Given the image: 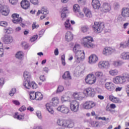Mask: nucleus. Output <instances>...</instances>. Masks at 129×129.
I'll return each instance as SVG.
<instances>
[{"label": "nucleus", "instance_id": "f257e3e1", "mask_svg": "<svg viewBox=\"0 0 129 129\" xmlns=\"http://www.w3.org/2000/svg\"><path fill=\"white\" fill-rule=\"evenodd\" d=\"M100 6V2L98 1L97 8L99 11L102 12L103 13H108L111 10L110 5L108 3H103L102 7Z\"/></svg>", "mask_w": 129, "mask_h": 129}, {"label": "nucleus", "instance_id": "f03ea898", "mask_svg": "<svg viewBox=\"0 0 129 129\" xmlns=\"http://www.w3.org/2000/svg\"><path fill=\"white\" fill-rule=\"evenodd\" d=\"M85 58V53L84 51L79 50L76 52L75 59L78 63L82 62Z\"/></svg>", "mask_w": 129, "mask_h": 129}, {"label": "nucleus", "instance_id": "7ed1b4c3", "mask_svg": "<svg viewBox=\"0 0 129 129\" xmlns=\"http://www.w3.org/2000/svg\"><path fill=\"white\" fill-rule=\"evenodd\" d=\"M23 86L27 89H31V88L36 89L38 88V85H37V84L35 83L34 82L31 83L30 80H25V81L23 82Z\"/></svg>", "mask_w": 129, "mask_h": 129}, {"label": "nucleus", "instance_id": "20e7f679", "mask_svg": "<svg viewBox=\"0 0 129 129\" xmlns=\"http://www.w3.org/2000/svg\"><path fill=\"white\" fill-rule=\"evenodd\" d=\"M84 42H83V45L84 47H87V48H91L92 46H93V44H92V42H93V38L90 36H87L84 37L83 39Z\"/></svg>", "mask_w": 129, "mask_h": 129}, {"label": "nucleus", "instance_id": "39448f33", "mask_svg": "<svg viewBox=\"0 0 129 129\" xmlns=\"http://www.w3.org/2000/svg\"><path fill=\"white\" fill-rule=\"evenodd\" d=\"M86 83L87 84L92 85L96 82V77L93 74H90L87 75L85 78Z\"/></svg>", "mask_w": 129, "mask_h": 129}, {"label": "nucleus", "instance_id": "423d86ee", "mask_svg": "<svg viewBox=\"0 0 129 129\" xmlns=\"http://www.w3.org/2000/svg\"><path fill=\"white\" fill-rule=\"evenodd\" d=\"M80 104L76 100H73L70 102V108L72 111L77 112L79 110Z\"/></svg>", "mask_w": 129, "mask_h": 129}, {"label": "nucleus", "instance_id": "0eeeda50", "mask_svg": "<svg viewBox=\"0 0 129 129\" xmlns=\"http://www.w3.org/2000/svg\"><path fill=\"white\" fill-rule=\"evenodd\" d=\"M84 94L86 96H90L91 97H94L95 95V91L94 89L92 88H88L85 89L83 91Z\"/></svg>", "mask_w": 129, "mask_h": 129}, {"label": "nucleus", "instance_id": "6e6552de", "mask_svg": "<svg viewBox=\"0 0 129 129\" xmlns=\"http://www.w3.org/2000/svg\"><path fill=\"white\" fill-rule=\"evenodd\" d=\"M13 18L12 22L14 24H21L23 22V19L20 17V15L17 14H13L12 15Z\"/></svg>", "mask_w": 129, "mask_h": 129}, {"label": "nucleus", "instance_id": "1a4fd4ad", "mask_svg": "<svg viewBox=\"0 0 129 129\" xmlns=\"http://www.w3.org/2000/svg\"><path fill=\"white\" fill-rule=\"evenodd\" d=\"M58 111H60L61 113H63L64 114H68L69 113V111L70 110L69 108L66 107L65 105L59 106L57 108Z\"/></svg>", "mask_w": 129, "mask_h": 129}, {"label": "nucleus", "instance_id": "9d476101", "mask_svg": "<svg viewBox=\"0 0 129 129\" xmlns=\"http://www.w3.org/2000/svg\"><path fill=\"white\" fill-rule=\"evenodd\" d=\"M40 14L44 15V16H41L40 17V19L43 20V19H45V18H46V16L49 14V11H48L47 9H45V8H42L41 10H39L38 11L37 16H39Z\"/></svg>", "mask_w": 129, "mask_h": 129}, {"label": "nucleus", "instance_id": "9b49d317", "mask_svg": "<svg viewBox=\"0 0 129 129\" xmlns=\"http://www.w3.org/2000/svg\"><path fill=\"white\" fill-rule=\"evenodd\" d=\"M110 66V63L107 60H103L99 62L98 67L100 69H108Z\"/></svg>", "mask_w": 129, "mask_h": 129}, {"label": "nucleus", "instance_id": "f8f14e48", "mask_svg": "<svg viewBox=\"0 0 129 129\" xmlns=\"http://www.w3.org/2000/svg\"><path fill=\"white\" fill-rule=\"evenodd\" d=\"M113 82L115 84H122L125 82V80H124L123 77L117 76L116 78L113 79Z\"/></svg>", "mask_w": 129, "mask_h": 129}, {"label": "nucleus", "instance_id": "ddd939ff", "mask_svg": "<svg viewBox=\"0 0 129 129\" xmlns=\"http://www.w3.org/2000/svg\"><path fill=\"white\" fill-rule=\"evenodd\" d=\"M62 126L66 129H67V127H73L74 126V123L71 120H64Z\"/></svg>", "mask_w": 129, "mask_h": 129}, {"label": "nucleus", "instance_id": "4468645a", "mask_svg": "<svg viewBox=\"0 0 129 129\" xmlns=\"http://www.w3.org/2000/svg\"><path fill=\"white\" fill-rule=\"evenodd\" d=\"M114 52V49L110 47H106L103 50V54L104 55L107 56L111 55L113 52Z\"/></svg>", "mask_w": 129, "mask_h": 129}, {"label": "nucleus", "instance_id": "2eb2a0df", "mask_svg": "<svg viewBox=\"0 0 129 129\" xmlns=\"http://www.w3.org/2000/svg\"><path fill=\"white\" fill-rule=\"evenodd\" d=\"M105 87L109 91H112L115 89V86L114 84H113L111 82H107L105 84Z\"/></svg>", "mask_w": 129, "mask_h": 129}, {"label": "nucleus", "instance_id": "dca6fc26", "mask_svg": "<svg viewBox=\"0 0 129 129\" xmlns=\"http://www.w3.org/2000/svg\"><path fill=\"white\" fill-rule=\"evenodd\" d=\"M83 106L85 109H90L95 106V103L91 101H88L86 102Z\"/></svg>", "mask_w": 129, "mask_h": 129}, {"label": "nucleus", "instance_id": "f3484780", "mask_svg": "<svg viewBox=\"0 0 129 129\" xmlns=\"http://www.w3.org/2000/svg\"><path fill=\"white\" fill-rule=\"evenodd\" d=\"M2 40L5 44H10L13 42V37H12V36L5 35L4 37L2 38Z\"/></svg>", "mask_w": 129, "mask_h": 129}, {"label": "nucleus", "instance_id": "a211bd4d", "mask_svg": "<svg viewBox=\"0 0 129 129\" xmlns=\"http://www.w3.org/2000/svg\"><path fill=\"white\" fill-rule=\"evenodd\" d=\"M0 12L3 16H8L10 13L9 9L6 6H2L0 8Z\"/></svg>", "mask_w": 129, "mask_h": 129}, {"label": "nucleus", "instance_id": "6ab92c4d", "mask_svg": "<svg viewBox=\"0 0 129 129\" xmlns=\"http://www.w3.org/2000/svg\"><path fill=\"white\" fill-rule=\"evenodd\" d=\"M21 6L22 9L24 10H28L30 8V2L27 1V0H23L21 2Z\"/></svg>", "mask_w": 129, "mask_h": 129}, {"label": "nucleus", "instance_id": "aec40b11", "mask_svg": "<svg viewBox=\"0 0 129 129\" xmlns=\"http://www.w3.org/2000/svg\"><path fill=\"white\" fill-rule=\"evenodd\" d=\"M97 61V56L95 54L91 55L89 57L88 62L89 64H95Z\"/></svg>", "mask_w": 129, "mask_h": 129}, {"label": "nucleus", "instance_id": "412c9836", "mask_svg": "<svg viewBox=\"0 0 129 129\" xmlns=\"http://www.w3.org/2000/svg\"><path fill=\"white\" fill-rule=\"evenodd\" d=\"M121 16L124 18L129 17V8H123L121 11Z\"/></svg>", "mask_w": 129, "mask_h": 129}, {"label": "nucleus", "instance_id": "4be33fe9", "mask_svg": "<svg viewBox=\"0 0 129 129\" xmlns=\"http://www.w3.org/2000/svg\"><path fill=\"white\" fill-rule=\"evenodd\" d=\"M65 38L67 42H70V41H72V40H73V34L71 32L68 31L66 33Z\"/></svg>", "mask_w": 129, "mask_h": 129}, {"label": "nucleus", "instance_id": "5701e85b", "mask_svg": "<svg viewBox=\"0 0 129 129\" xmlns=\"http://www.w3.org/2000/svg\"><path fill=\"white\" fill-rule=\"evenodd\" d=\"M104 27V23L103 22H98L97 25V33H99L102 32Z\"/></svg>", "mask_w": 129, "mask_h": 129}, {"label": "nucleus", "instance_id": "b1692460", "mask_svg": "<svg viewBox=\"0 0 129 129\" xmlns=\"http://www.w3.org/2000/svg\"><path fill=\"white\" fill-rule=\"evenodd\" d=\"M110 101L115 103H118L121 102L120 99L118 98L115 97L112 95H110L109 97Z\"/></svg>", "mask_w": 129, "mask_h": 129}, {"label": "nucleus", "instance_id": "393cba45", "mask_svg": "<svg viewBox=\"0 0 129 129\" xmlns=\"http://www.w3.org/2000/svg\"><path fill=\"white\" fill-rule=\"evenodd\" d=\"M83 11L87 18H91L92 17L91 11L88 8H85L83 9Z\"/></svg>", "mask_w": 129, "mask_h": 129}, {"label": "nucleus", "instance_id": "a878e982", "mask_svg": "<svg viewBox=\"0 0 129 129\" xmlns=\"http://www.w3.org/2000/svg\"><path fill=\"white\" fill-rule=\"evenodd\" d=\"M120 58L123 60H129V52H124L120 54Z\"/></svg>", "mask_w": 129, "mask_h": 129}, {"label": "nucleus", "instance_id": "bb28decb", "mask_svg": "<svg viewBox=\"0 0 129 129\" xmlns=\"http://www.w3.org/2000/svg\"><path fill=\"white\" fill-rule=\"evenodd\" d=\"M52 106L54 107L56 106H58V104H59V98L57 97H55L52 99Z\"/></svg>", "mask_w": 129, "mask_h": 129}, {"label": "nucleus", "instance_id": "cd10ccee", "mask_svg": "<svg viewBox=\"0 0 129 129\" xmlns=\"http://www.w3.org/2000/svg\"><path fill=\"white\" fill-rule=\"evenodd\" d=\"M98 81L101 82L104 79V76L102 72H98L97 73Z\"/></svg>", "mask_w": 129, "mask_h": 129}, {"label": "nucleus", "instance_id": "c85d7f7f", "mask_svg": "<svg viewBox=\"0 0 129 129\" xmlns=\"http://www.w3.org/2000/svg\"><path fill=\"white\" fill-rule=\"evenodd\" d=\"M64 26H65V28L67 30H70L71 31H72V30H73V28L71 27V24H70L69 19H68L65 22Z\"/></svg>", "mask_w": 129, "mask_h": 129}, {"label": "nucleus", "instance_id": "c756f323", "mask_svg": "<svg viewBox=\"0 0 129 129\" xmlns=\"http://www.w3.org/2000/svg\"><path fill=\"white\" fill-rule=\"evenodd\" d=\"M62 78L63 79H64V80H67L68 79H71L70 72H69V71H66L62 75Z\"/></svg>", "mask_w": 129, "mask_h": 129}, {"label": "nucleus", "instance_id": "7c9ffc66", "mask_svg": "<svg viewBox=\"0 0 129 129\" xmlns=\"http://www.w3.org/2000/svg\"><path fill=\"white\" fill-rule=\"evenodd\" d=\"M73 11L76 13H79L80 15L83 16V14L80 13V7L78 4H76L74 6Z\"/></svg>", "mask_w": 129, "mask_h": 129}, {"label": "nucleus", "instance_id": "2f4dec72", "mask_svg": "<svg viewBox=\"0 0 129 129\" xmlns=\"http://www.w3.org/2000/svg\"><path fill=\"white\" fill-rule=\"evenodd\" d=\"M68 14V9H67V8H64L61 11V17L62 19H64V18H66V15Z\"/></svg>", "mask_w": 129, "mask_h": 129}, {"label": "nucleus", "instance_id": "473e14b6", "mask_svg": "<svg viewBox=\"0 0 129 129\" xmlns=\"http://www.w3.org/2000/svg\"><path fill=\"white\" fill-rule=\"evenodd\" d=\"M123 63L124 62L122 60H118L116 61H114L113 64L115 68H116L121 66L122 64H123Z\"/></svg>", "mask_w": 129, "mask_h": 129}, {"label": "nucleus", "instance_id": "72a5a7b5", "mask_svg": "<svg viewBox=\"0 0 129 129\" xmlns=\"http://www.w3.org/2000/svg\"><path fill=\"white\" fill-rule=\"evenodd\" d=\"M35 99L36 100H42L43 99V94L41 92L35 93Z\"/></svg>", "mask_w": 129, "mask_h": 129}, {"label": "nucleus", "instance_id": "f704fd0d", "mask_svg": "<svg viewBox=\"0 0 129 129\" xmlns=\"http://www.w3.org/2000/svg\"><path fill=\"white\" fill-rule=\"evenodd\" d=\"M25 80H30L31 79V73L29 72H24L23 75Z\"/></svg>", "mask_w": 129, "mask_h": 129}, {"label": "nucleus", "instance_id": "c9c22d12", "mask_svg": "<svg viewBox=\"0 0 129 129\" xmlns=\"http://www.w3.org/2000/svg\"><path fill=\"white\" fill-rule=\"evenodd\" d=\"M46 108L47 110H48L50 113H54V110H53V108L51 106V104L48 103L46 104Z\"/></svg>", "mask_w": 129, "mask_h": 129}, {"label": "nucleus", "instance_id": "e433bc0d", "mask_svg": "<svg viewBox=\"0 0 129 129\" xmlns=\"http://www.w3.org/2000/svg\"><path fill=\"white\" fill-rule=\"evenodd\" d=\"M15 57L17 59H19V60H21L23 57H24V52L22 51H18L16 54Z\"/></svg>", "mask_w": 129, "mask_h": 129}, {"label": "nucleus", "instance_id": "4c0bfd02", "mask_svg": "<svg viewBox=\"0 0 129 129\" xmlns=\"http://www.w3.org/2000/svg\"><path fill=\"white\" fill-rule=\"evenodd\" d=\"M110 75L112 76H115L118 75V71L117 69H114V70H110L109 72Z\"/></svg>", "mask_w": 129, "mask_h": 129}, {"label": "nucleus", "instance_id": "58836bf2", "mask_svg": "<svg viewBox=\"0 0 129 129\" xmlns=\"http://www.w3.org/2000/svg\"><path fill=\"white\" fill-rule=\"evenodd\" d=\"M24 116H25V114L18 115V113H16L15 115V118L19 119V120L24 119Z\"/></svg>", "mask_w": 129, "mask_h": 129}, {"label": "nucleus", "instance_id": "ea45409f", "mask_svg": "<svg viewBox=\"0 0 129 129\" xmlns=\"http://www.w3.org/2000/svg\"><path fill=\"white\" fill-rule=\"evenodd\" d=\"M92 6L94 10L97 9V0H92Z\"/></svg>", "mask_w": 129, "mask_h": 129}, {"label": "nucleus", "instance_id": "a19ab883", "mask_svg": "<svg viewBox=\"0 0 129 129\" xmlns=\"http://www.w3.org/2000/svg\"><path fill=\"white\" fill-rule=\"evenodd\" d=\"M79 49H80V45L79 44H76L74 47L73 51L75 53H76V52L80 51Z\"/></svg>", "mask_w": 129, "mask_h": 129}, {"label": "nucleus", "instance_id": "79ce46f5", "mask_svg": "<svg viewBox=\"0 0 129 129\" xmlns=\"http://www.w3.org/2000/svg\"><path fill=\"white\" fill-rule=\"evenodd\" d=\"M81 30L83 33H86V32H88V30H89V28L88 26H82L81 28Z\"/></svg>", "mask_w": 129, "mask_h": 129}, {"label": "nucleus", "instance_id": "37998d69", "mask_svg": "<svg viewBox=\"0 0 129 129\" xmlns=\"http://www.w3.org/2000/svg\"><path fill=\"white\" fill-rule=\"evenodd\" d=\"M73 96H74L75 99H78V100H81V99H82V98H83L80 97L79 96V95H78V93H75L73 94Z\"/></svg>", "mask_w": 129, "mask_h": 129}, {"label": "nucleus", "instance_id": "c03bdc74", "mask_svg": "<svg viewBox=\"0 0 129 129\" xmlns=\"http://www.w3.org/2000/svg\"><path fill=\"white\" fill-rule=\"evenodd\" d=\"M30 99L34 100V99H36V92H33L30 93Z\"/></svg>", "mask_w": 129, "mask_h": 129}, {"label": "nucleus", "instance_id": "a18cd8bd", "mask_svg": "<svg viewBox=\"0 0 129 129\" xmlns=\"http://www.w3.org/2000/svg\"><path fill=\"white\" fill-rule=\"evenodd\" d=\"M92 29L95 33H97V22H94V24L92 26Z\"/></svg>", "mask_w": 129, "mask_h": 129}, {"label": "nucleus", "instance_id": "49530a36", "mask_svg": "<svg viewBox=\"0 0 129 129\" xmlns=\"http://www.w3.org/2000/svg\"><path fill=\"white\" fill-rule=\"evenodd\" d=\"M61 61L62 65H63V66H65V65H66V62H65V54L61 55Z\"/></svg>", "mask_w": 129, "mask_h": 129}, {"label": "nucleus", "instance_id": "de8ad7c7", "mask_svg": "<svg viewBox=\"0 0 129 129\" xmlns=\"http://www.w3.org/2000/svg\"><path fill=\"white\" fill-rule=\"evenodd\" d=\"M64 90V87L62 86H59L57 88L56 93H59L60 92H62Z\"/></svg>", "mask_w": 129, "mask_h": 129}, {"label": "nucleus", "instance_id": "09e8293b", "mask_svg": "<svg viewBox=\"0 0 129 129\" xmlns=\"http://www.w3.org/2000/svg\"><path fill=\"white\" fill-rule=\"evenodd\" d=\"M39 28L38 24H37L36 22H33L32 25V30H34V29H38Z\"/></svg>", "mask_w": 129, "mask_h": 129}, {"label": "nucleus", "instance_id": "8fccbe9b", "mask_svg": "<svg viewBox=\"0 0 129 129\" xmlns=\"http://www.w3.org/2000/svg\"><path fill=\"white\" fill-rule=\"evenodd\" d=\"M16 91L17 90H16V88H13L11 91L10 92L9 95H10V96H14V94L16 93Z\"/></svg>", "mask_w": 129, "mask_h": 129}, {"label": "nucleus", "instance_id": "3c124183", "mask_svg": "<svg viewBox=\"0 0 129 129\" xmlns=\"http://www.w3.org/2000/svg\"><path fill=\"white\" fill-rule=\"evenodd\" d=\"M22 45L25 49H27L29 48V44H28L27 42H22Z\"/></svg>", "mask_w": 129, "mask_h": 129}, {"label": "nucleus", "instance_id": "603ef678", "mask_svg": "<svg viewBox=\"0 0 129 129\" xmlns=\"http://www.w3.org/2000/svg\"><path fill=\"white\" fill-rule=\"evenodd\" d=\"M122 77L124 78L125 80V82L126 81V79H129V74L127 73H124L123 76H122Z\"/></svg>", "mask_w": 129, "mask_h": 129}, {"label": "nucleus", "instance_id": "864d4df0", "mask_svg": "<svg viewBox=\"0 0 129 129\" xmlns=\"http://www.w3.org/2000/svg\"><path fill=\"white\" fill-rule=\"evenodd\" d=\"M63 121H64V120H61L60 119H57V123L58 125H60L61 126H62Z\"/></svg>", "mask_w": 129, "mask_h": 129}, {"label": "nucleus", "instance_id": "5fc2aeb1", "mask_svg": "<svg viewBox=\"0 0 129 129\" xmlns=\"http://www.w3.org/2000/svg\"><path fill=\"white\" fill-rule=\"evenodd\" d=\"M0 26L2 27H7L8 26V23L6 21H1L0 22Z\"/></svg>", "mask_w": 129, "mask_h": 129}, {"label": "nucleus", "instance_id": "6e6d98bb", "mask_svg": "<svg viewBox=\"0 0 129 129\" xmlns=\"http://www.w3.org/2000/svg\"><path fill=\"white\" fill-rule=\"evenodd\" d=\"M36 115L39 119H42V113H41V111H37L36 112Z\"/></svg>", "mask_w": 129, "mask_h": 129}, {"label": "nucleus", "instance_id": "4d7b16f0", "mask_svg": "<svg viewBox=\"0 0 129 129\" xmlns=\"http://www.w3.org/2000/svg\"><path fill=\"white\" fill-rule=\"evenodd\" d=\"M6 33L7 34H12L13 33V29L11 28H8L7 29H5Z\"/></svg>", "mask_w": 129, "mask_h": 129}, {"label": "nucleus", "instance_id": "13d9d810", "mask_svg": "<svg viewBox=\"0 0 129 129\" xmlns=\"http://www.w3.org/2000/svg\"><path fill=\"white\" fill-rule=\"evenodd\" d=\"M38 39V35H34L30 39L31 42H35Z\"/></svg>", "mask_w": 129, "mask_h": 129}, {"label": "nucleus", "instance_id": "bf43d9fd", "mask_svg": "<svg viewBox=\"0 0 129 129\" xmlns=\"http://www.w3.org/2000/svg\"><path fill=\"white\" fill-rule=\"evenodd\" d=\"M61 100L62 102H65V101H67V100H68V99H67V97L65 96H61Z\"/></svg>", "mask_w": 129, "mask_h": 129}, {"label": "nucleus", "instance_id": "052dcab7", "mask_svg": "<svg viewBox=\"0 0 129 129\" xmlns=\"http://www.w3.org/2000/svg\"><path fill=\"white\" fill-rule=\"evenodd\" d=\"M5 84V79L4 78L0 79V86H3Z\"/></svg>", "mask_w": 129, "mask_h": 129}, {"label": "nucleus", "instance_id": "680f3d73", "mask_svg": "<svg viewBox=\"0 0 129 129\" xmlns=\"http://www.w3.org/2000/svg\"><path fill=\"white\" fill-rule=\"evenodd\" d=\"M9 2L12 5H16L17 3H18V0H9Z\"/></svg>", "mask_w": 129, "mask_h": 129}, {"label": "nucleus", "instance_id": "e2e57ef3", "mask_svg": "<svg viewBox=\"0 0 129 129\" xmlns=\"http://www.w3.org/2000/svg\"><path fill=\"white\" fill-rule=\"evenodd\" d=\"M38 0H30V3L33 4V5H38Z\"/></svg>", "mask_w": 129, "mask_h": 129}, {"label": "nucleus", "instance_id": "0e129e2a", "mask_svg": "<svg viewBox=\"0 0 129 129\" xmlns=\"http://www.w3.org/2000/svg\"><path fill=\"white\" fill-rule=\"evenodd\" d=\"M27 109V108L25 106H22L20 108H19V111L22 112V111H24V110H26Z\"/></svg>", "mask_w": 129, "mask_h": 129}, {"label": "nucleus", "instance_id": "69168bd1", "mask_svg": "<svg viewBox=\"0 0 129 129\" xmlns=\"http://www.w3.org/2000/svg\"><path fill=\"white\" fill-rule=\"evenodd\" d=\"M106 110L107 111H111V108H110V105L109 104H107L106 107Z\"/></svg>", "mask_w": 129, "mask_h": 129}, {"label": "nucleus", "instance_id": "338daca9", "mask_svg": "<svg viewBox=\"0 0 129 129\" xmlns=\"http://www.w3.org/2000/svg\"><path fill=\"white\" fill-rule=\"evenodd\" d=\"M4 56V48H0V57Z\"/></svg>", "mask_w": 129, "mask_h": 129}, {"label": "nucleus", "instance_id": "774afa93", "mask_svg": "<svg viewBox=\"0 0 129 129\" xmlns=\"http://www.w3.org/2000/svg\"><path fill=\"white\" fill-rule=\"evenodd\" d=\"M97 122L95 121H92L91 124H92V126H96L97 127V124L96 123Z\"/></svg>", "mask_w": 129, "mask_h": 129}]
</instances>
